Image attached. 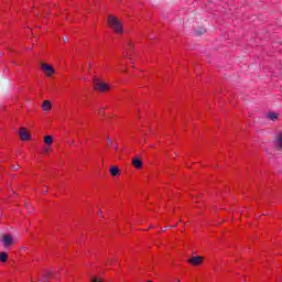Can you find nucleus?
Masks as SVG:
<instances>
[{"mask_svg": "<svg viewBox=\"0 0 282 282\" xmlns=\"http://www.w3.org/2000/svg\"><path fill=\"white\" fill-rule=\"evenodd\" d=\"M108 25H109V28L115 30V32H117V34H122V32H124L122 22H120V20H118L115 15L108 17Z\"/></svg>", "mask_w": 282, "mask_h": 282, "instance_id": "1", "label": "nucleus"}, {"mask_svg": "<svg viewBox=\"0 0 282 282\" xmlns=\"http://www.w3.org/2000/svg\"><path fill=\"white\" fill-rule=\"evenodd\" d=\"M94 89L96 91L105 93V91H109L110 87L108 86L107 83L100 79H94Z\"/></svg>", "mask_w": 282, "mask_h": 282, "instance_id": "2", "label": "nucleus"}, {"mask_svg": "<svg viewBox=\"0 0 282 282\" xmlns=\"http://www.w3.org/2000/svg\"><path fill=\"white\" fill-rule=\"evenodd\" d=\"M40 67L47 77L54 76V74H56V69H54V66H52L51 64L41 63Z\"/></svg>", "mask_w": 282, "mask_h": 282, "instance_id": "3", "label": "nucleus"}, {"mask_svg": "<svg viewBox=\"0 0 282 282\" xmlns=\"http://www.w3.org/2000/svg\"><path fill=\"white\" fill-rule=\"evenodd\" d=\"M1 243L4 248H10V246L14 245V238H12V235L4 234L1 239Z\"/></svg>", "mask_w": 282, "mask_h": 282, "instance_id": "4", "label": "nucleus"}, {"mask_svg": "<svg viewBox=\"0 0 282 282\" xmlns=\"http://www.w3.org/2000/svg\"><path fill=\"white\" fill-rule=\"evenodd\" d=\"M187 263H189V265H193L194 268H197V265H202V263H204V257L194 256L187 260Z\"/></svg>", "mask_w": 282, "mask_h": 282, "instance_id": "5", "label": "nucleus"}, {"mask_svg": "<svg viewBox=\"0 0 282 282\" xmlns=\"http://www.w3.org/2000/svg\"><path fill=\"white\" fill-rule=\"evenodd\" d=\"M20 140H22V142H28V140H32V134L30 133V131H28V129L25 128H20Z\"/></svg>", "mask_w": 282, "mask_h": 282, "instance_id": "6", "label": "nucleus"}, {"mask_svg": "<svg viewBox=\"0 0 282 282\" xmlns=\"http://www.w3.org/2000/svg\"><path fill=\"white\" fill-rule=\"evenodd\" d=\"M274 149L276 151H282V131L278 132L274 140Z\"/></svg>", "mask_w": 282, "mask_h": 282, "instance_id": "7", "label": "nucleus"}, {"mask_svg": "<svg viewBox=\"0 0 282 282\" xmlns=\"http://www.w3.org/2000/svg\"><path fill=\"white\" fill-rule=\"evenodd\" d=\"M132 166H134V169H138V170L142 169V166H143L142 160L138 156H134L132 159Z\"/></svg>", "mask_w": 282, "mask_h": 282, "instance_id": "8", "label": "nucleus"}, {"mask_svg": "<svg viewBox=\"0 0 282 282\" xmlns=\"http://www.w3.org/2000/svg\"><path fill=\"white\" fill-rule=\"evenodd\" d=\"M120 173H121L120 167H118L117 165L110 166V175L112 177H118V175H120Z\"/></svg>", "mask_w": 282, "mask_h": 282, "instance_id": "9", "label": "nucleus"}, {"mask_svg": "<svg viewBox=\"0 0 282 282\" xmlns=\"http://www.w3.org/2000/svg\"><path fill=\"white\" fill-rule=\"evenodd\" d=\"M279 116L280 115L274 111H269L267 118H269V120H272V122H275V120H279Z\"/></svg>", "mask_w": 282, "mask_h": 282, "instance_id": "10", "label": "nucleus"}, {"mask_svg": "<svg viewBox=\"0 0 282 282\" xmlns=\"http://www.w3.org/2000/svg\"><path fill=\"white\" fill-rule=\"evenodd\" d=\"M42 109H43V111H51V109H52V101L44 100L43 104H42Z\"/></svg>", "mask_w": 282, "mask_h": 282, "instance_id": "11", "label": "nucleus"}, {"mask_svg": "<svg viewBox=\"0 0 282 282\" xmlns=\"http://www.w3.org/2000/svg\"><path fill=\"white\" fill-rule=\"evenodd\" d=\"M44 143L46 144V147H52V144H54V138L52 135H45Z\"/></svg>", "mask_w": 282, "mask_h": 282, "instance_id": "12", "label": "nucleus"}, {"mask_svg": "<svg viewBox=\"0 0 282 282\" xmlns=\"http://www.w3.org/2000/svg\"><path fill=\"white\" fill-rule=\"evenodd\" d=\"M8 259H9L8 252L0 251V263H6Z\"/></svg>", "mask_w": 282, "mask_h": 282, "instance_id": "13", "label": "nucleus"}, {"mask_svg": "<svg viewBox=\"0 0 282 282\" xmlns=\"http://www.w3.org/2000/svg\"><path fill=\"white\" fill-rule=\"evenodd\" d=\"M196 36H202L203 34H206L207 30L204 28L194 30Z\"/></svg>", "mask_w": 282, "mask_h": 282, "instance_id": "14", "label": "nucleus"}, {"mask_svg": "<svg viewBox=\"0 0 282 282\" xmlns=\"http://www.w3.org/2000/svg\"><path fill=\"white\" fill-rule=\"evenodd\" d=\"M50 279H52V273L51 272H46L43 278L42 281H50Z\"/></svg>", "mask_w": 282, "mask_h": 282, "instance_id": "15", "label": "nucleus"}, {"mask_svg": "<svg viewBox=\"0 0 282 282\" xmlns=\"http://www.w3.org/2000/svg\"><path fill=\"white\" fill-rule=\"evenodd\" d=\"M104 280L98 276H94L91 278V282H102Z\"/></svg>", "mask_w": 282, "mask_h": 282, "instance_id": "16", "label": "nucleus"}, {"mask_svg": "<svg viewBox=\"0 0 282 282\" xmlns=\"http://www.w3.org/2000/svg\"><path fill=\"white\" fill-rule=\"evenodd\" d=\"M19 169H21V166L19 164H15V165L11 166L12 171H19Z\"/></svg>", "mask_w": 282, "mask_h": 282, "instance_id": "17", "label": "nucleus"}, {"mask_svg": "<svg viewBox=\"0 0 282 282\" xmlns=\"http://www.w3.org/2000/svg\"><path fill=\"white\" fill-rule=\"evenodd\" d=\"M111 144H113V141H111L110 138H107V147H111Z\"/></svg>", "mask_w": 282, "mask_h": 282, "instance_id": "18", "label": "nucleus"}, {"mask_svg": "<svg viewBox=\"0 0 282 282\" xmlns=\"http://www.w3.org/2000/svg\"><path fill=\"white\" fill-rule=\"evenodd\" d=\"M128 47H130V50H133V43H132V42H129V43H128Z\"/></svg>", "mask_w": 282, "mask_h": 282, "instance_id": "19", "label": "nucleus"}, {"mask_svg": "<svg viewBox=\"0 0 282 282\" xmlns=\"http://www.w3.org/2000/svg\"><path fill=\"white\" fill-rule=\"evenodd\" d=\"M43 153H45V155H47V153H50V149L45 148V149L43 150Z\"/></svg>", "mask_w": 282, "mask_h": 282, "instance_id": "20", "label": "nucleus"}, {"mask_svg": "<svg viewBox=\"0 0 282 282\" xmlns=\"http://www.w3.org/2000/svg\"><path fill=\"white\" fill-rule=\"evenodd\" d=\"M99 113H102V111H100Z\"/></svg>", "mask_w": 282, "mask_h": 282, "instance_id": "21", "label": "nucleus"}]
</instances>
